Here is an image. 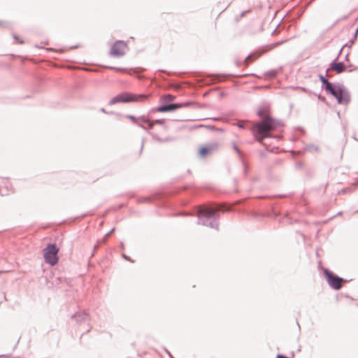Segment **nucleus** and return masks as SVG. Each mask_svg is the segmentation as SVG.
<instances>
[{
	"label": "nucleus",
	"mask_w": 358,
	"mask_h": 358,
	"mask_svg": "<svg viewBox=\"0 0 358 358\" xmlns=\"http://www.w3.org/2000/svg\"><path fill=\"white\" fill-rule=\"evenodd\" d=\"M233 149L241 157H242L243 152L235 143H233Z\"/></svg>",
	"instance_id": "obj_21"
},
{
	"label": "nucleus",
	"mask_w": 358,
	"mask_h": 358,
	"mask_svg": "<svg viewBox=\"0 0 358 358\" xmlns=\"http://www.w3.org/2000/svg\"><path fill=\"white\" fill-rule=\"evenodd\" d=\"M138 79H143L144 77L143 76H137Z\"/></svg>",
	"instance_id": "obj_50"
},
{
	"label": "nucleus",
	"mask_w": 358,
	"mask_h": 358,
	"mask_svg": "<svg viewBox=\"0 0 358 358\" xmlns=\"http://www.w3.org/2000/svg\"><path fill=\"white\" fill-rule=\"evenodd\" d=\"M100 111L103 113H106V114H116V115H120L119 113H114V112H107L103 108H101L100 109Z\"/></svg>",
	"instance_id": "obj_29"
},
{
	"label": "nucleus",
	"mask_w": 358,
	"mask_h": 358,
	"mask_svg": "<svg viewBox=\"0 0 358 358\" xmlns=\"http://www.w3.org/2000/svg\"><path fill=\"white\" fill-rule=\"evenodd\" d=\"M287 196L286 194H275V195H273V196H267V195H264V196H258V198L259 199H271V198H285Z\"/></svg>",
	"instance_id": "obj_15"
},
{
	"label": "nucleus",
	"mask_w": 358,
	"mask_h": 358,
	"mask_svg": "<svg viewBox=\"0 0 358 358\" xmlns=\"http://www.w3.org/2000/svg\"><path fill=\"white\" fill-rule=\"evenodd\" d=\"M301 89L303 92H307L308 91V90L306 88H305V87H301Z\"/></svg>",
	"instance_id": "obj_47"
},
{
	"label": "nucleus",
	"mask_w": 358,
	"mask_h": 358,
	"mask_svg": "<svg viewBox=\"0 0 358 358\" xmlns=\"http://www.w3.org/2000/svg\"><path fill=\"white\" fill-rule=\"evenodd\" d=\"M122 258H124V259H126V260H127V261H129V262H134V261H133V260H131V259L129 256H127V255H125V254H122Z\"/></svg>",
	"instance_id": "obj_32"
},
{
	"label": "nucleus",
	"mask_w": 358,
	"mask_h": 358,
	"mask_svg": "<svg viewBox=\"0 0 358 358\" xmlns=\"http://www.w3.org/2000/svg\"><path fill=\"white\" fill-rule=\"evenodd\" d=\"M356 212H358V210Z\"/></svg>",
	"instance_id": "obj_57"
},
{
	"label": "nucleus",
	"mask_w": 358,
	"mask_h": 358,
	"mask_svg": "<svg viewBox=\"0 0 358 358\" xmlns=\"http://www.w3.org/2000/svg\"><path fill=\"white\" fill-rule=\"evenodd\" d=\"M244 173H247V166L245 165L244 166Z\"/></svg>",
	"instance_id": "obj_48"
},
{
	"label": "nucleus",
	"mask_w": 358,
	"mask_h": 358,
	"mask_svg": "<svg viewBox=\"0 0 358 358\" xmlns=\"http://www.w3.org/2000/svg\"><path fill=\"white\" fill-rule=\"evenodd\" d=\"M77 47H78V46H72V47H71V48H70V49H73V48H77Z\"/></svg>",
	"instance_id": "obj_53"
},
{
	"label": "nucleus",
	"mask_w": 358,
	"mask_h": 358,
	"mask_svg": "<svg viewBox=\"0 0 358 358\" xmlns=\"http://www.w3.org/2000/svg\"><path fill=\"white\" fill-rule=\"evenodd\" d=\"M144 142H145V139L143 138L142 139V143H141V152L142 151L143 148V146H144Z\"/></svg>",
	"instance_id": "obj_40"
},
{
	"label": "nucleus",
	"mask_w": 358,
	"mask_h": 358,
	"mask_svg": "<svg viewBox=\"0 0 358 358\" xmlns=\"http://www.w3.org/2000/svg\"><path fill=\"white\" fill-rule=\"evenodd\" d=\"M164 124V119H157L155 120L154 124Z\"/></svg>",
	"instance_id": "obj_27"
},
{
	"label": "nucleus",
	"mask_w": 358,
	"mask_h": 358,
	"mask_svg": "<svg viewBox=\"0 0 358 358\" xmlns=\"http://www.w3.org/2000/svg\"><path fill=\"white\" fill-rule=\"evenodd\" d=\"M218 146L219 144L217 143H209L203 146L199 150V156L201 158H204L215 152L217 150Z\"/></svg>",
	"instance_id": "obj_9"
},
{
	"label": "nucleus",
	"mask_w": 358,
	"mask_h": 358,
	"mask_svg": "<svg viewBox=\"0 0 358 358\" xmlns=\"http://www.w3.org/2000/svg\"><path fill=\"white\" fill-rule=\"evenodd\" d=\"M114 231H115V228H113L109 232L106 234L104 236V238H103V241H106V239L112 234V233H113Z\"/></svg>",
	"instance_id": "obj_24"
},
{
	"label": "nucleus",
	"mask_w": 358,
	"mask_h": 358,
	"mask_svg": "<svg viewBox=\"0 0 358 358\" xmlns=\"http://www.w3.org/2000/svg\"><path fill=\"white\" fill-rule=\"evenodd\" d=\"M0 27H9L8 22L0 20Z\"/></svg>",
	"instance_id": "obj_28"
},
{
	"label": "nucleus",
	"mask_w": 358,
	"mask_h": 358,
	"mask_svg": "<svg viewBox=\"0 0 358 358\" xmlns=\"http://www.w3.org/2000/svg\"><path fill=\"white\" fill-rule=\"evenodd\" d=\"M157 141H159V142H165V141H170V138H166L165 139H163V138H161L159 137H157Z\"/></svg>",
	"instance_id": "obj_34"
},
{
	"label": "nucleus",
	"mask_w": 358,
	"mask_h": 358,
	"mask_svg": "<svg viewBox=\"0 0 358 358\" xmlns=\"http://www.w3.org/2000/svg\"><path fill=\"white\" fill-rule=\"evenodd\" d=\"M124 117L127 119L131 120L134 124H136L138 127L143 128V129H146V127L143 126V124L137 122L138 118L136 116L132 115H125Z\"/></svg>",
	"instance_id": "obj_13"
},
{
	"label": "nucleus",
	"mask_w": 358,
	"mask_h": 358,
	"mask_svg": "<svg viewBox=\"0 0 358 358\" xmlns=\"http://www.w3.org/2000/svg\"><path fill=\"white\" fill-rule=\"evenodd\" d=\"M237 126H238V128H240V129H244V128L245 127V123H244V122H238Z\"/></svg>",
	"instance_id": "obj_33"
},
{
	"label": "nucleus",
	"mask_w": 358,
	"mask_h": 358,
	"mask_svg": "<svg viewBox=\"0 0 358 358\" xmlns=\"http://www.w3.org/2000/svg\"><path fill=\"white\" fill-rule=\"evenodd\" d=\"M277 29H278V27H276V28L273 30V31L272 32V35H273V34H276V33H277Z\"/></svg>",
	"instance_id": "obj_46"
},
{
	"label": "nucleus",
	"mask_w": 358,
	"mask_h": 358,
	"mask_svg": "<svg viewBox=\"0 0 358 358\" xmlns=\"http://www.w3.org/2000/svg\"><path fill=\"white\" fill-rule=\"evenodd\" d=\"M161 99H162L163 101H166L167 102H172V101H173L176 99V96L171 94H167L163 96Z\"/></svg>",
	"instance_id": "obj_17"
},
{
	"label": "nucleus",
	"mask_w": 358,
	"mask_h": 358,
	"mask_svg": "<svg viewBox=\"0 0 358 358\" xmlns=\"http://www.w3.org/2000/svg\"><path fill=\"white\" fill-rule=\"evenodd\" d=\"M287 40H282V41H278V42H276V43H272L271 45V48H275V47H278L279 45H280L281 44L284 43L285 41H287Z\"/></svg>",
	"instance_id": "obj_22"
},
{
	"label": "nucleus",
	"mask_w": 358,
	"mask_h": 358,
	"mask_svg": "<svg viewBox=\"0 0 358 358\" xmlns=\"http://www.w3.org/2000/svg\"><path fill=\"white\" fill-rule=\"evenodd\" d=\"M348 57H349V55L348 53L345 55V60L348 61Z\"/></svg>",
	"instance_id": "obj_49"
},
{
	"label": "nucleus",
	"mask_w": 358,
	"mask_h": 358,
	"mask_svg": "<svg viewBox=\"0 0 358 358\" xmlns=\"http://www.w3.org/2000/svg\"><path fill=\"white\" fill-rule=\"evenodd\" d=\"M358 33L355 32L354 33L352 36V38L351 39V44H353L355 41L357 40Z\"/></svg>",
	"instance_id": "obj_30"
},
{
	"label": "nucleus",
	"mask_w": 358,
	"mask_h": 358,
	"mask_svg": "<svg viewBox=\"0 0 358 358\" xmlns=\"http://www.w3.org/2000/svg\"><path fill=\"white\" fill-rule=\"evenodd\" d=\"M257 115L262 117V115H263V113H262V110L261 109H259L258 111H257Z\"/></svg>",
	"instance_id": "obj_39"
},
{
	"label": "nucleus",
	"mask_w": 358,
	"mask_h": 358,
	"mask_svg": "<svg viewBox=\"0 0 358 358\" xmlns=\"http://www.w3.org/2000/svg\"><path fill=\"white\" fill-rule=\"evenodd\" d=\"M98 247H99L98 245H95L94 247V250H96L98 248Z\"/></svg>",
	"instance_id": "obj_51"
},
{
	"label": "nucleus",
	"mask_w": 358,
	"mask_h": 358,
	"mask_svg": "<svg viewBox=\"0 0 358 358\" xmlns=\"http://www.w3.org/2000/svg\"><path fill=\"white\" fill-rule=\"evenodd\" d=\"M341 213H342L341 212H339L337 215H341Z\"/></svg>",
	"instance_id": "obj_56"
},
{
	"label": "nucleus",
	"mask_w": 358,
	"mask_h": 358,
	"mask_svg": "<svg viewBox=\"0 0 358 358\" xmlns=\"http://www.w3.org/2000/svg\"><path fill=\"white\" fill-rule=\"evenodd\" d=\"M231 210V208L225 205H204L196 210L198 224L218 230L219 213Z\"/></svg>",
	"instance_id": "obj_1"
},
{
	"label": "nucleus",
	"mask_w": 358,
	"mask_h": 358,
	"mask_svg": "<svg viewBox=\"0 0 358 358\" xmlns=\"http://www.w3.org/2000/svg\"><path fill=\"white\" fill-rule=\"evenodd\" d=\"M166 352H167V354L169 355V356L170 357V358H173V357L171 355V354L170 353L169 351H168L167 350H166Z\"/></svg>",
	"instance_id": "obj_44"
},
{
	"label": "nucleus",
	"mask_w": 358,
	"mask_h": 358,
	"mask_svg": "<svg viewBox=\"0 0 358 358\" xmlns=\"http://www.w3.org/2000/svg\"><path fill=\"white\" fill-rule=\"evenodd\" d=\"M277 73H278L277 70L272 69V70L265 72L264 75L266 77L274 78L276 76Z\"/></svg>",
	"instance_id": "obj_16"
},
{
	"label": "nucleus",
	"mask_w": 358,
	"mask_h": 358,
	"mask_svg": "<svg viewBox=\"0 0 358 358\" xmlns=\"http://www.w3.org/2000/svg\"><path fill=\"white\" fill-rule=\"evenodd\" d=\"M268 215H273V216H275V217H278L279 215V213H276L275 211L274 208L272 206L271 207V213L268 214Z\"/></svg>",
	"instance_id": "obj_25"
},
{
	"label": "nucleus",
	"mask_w": 358,
	"mask_h": 358,
	"mask_svg": "<svg viewBox=\"0 0 358 358\" xmlns=\"http://www.w3.org/2000/svg\"><path fill=\"white\" fill-rule=\"evenodd\" d=\"M341 53L340 50L338 56L330 63L329 70L334 71L337 74L343 73L345 70V65L343 62H337L339 55Z\"/></svg>",
	"instance_id": "obj_10"
},
{
	"label": "nucleus",
	"mask_w": 358,
	"mask_h": 358,
	"mask_svg": "<svg viewBox=\"0 0 358 358\" xmlns=\"http://www.w3.org/2000/svg\"><path fill=\"white\" fill-rule=\"evenodd\" d=\"M318 98H319L320 99H322V100H324V97H322L321 95H319Z\"/></svg>",
	"instance_id": "obj_52"
},
{
	"label": "nucleus",
	"mask_w": 358,
	"mask_h": 358,
	"mask_svg": "<svg viewBox=\"0 0 358 358\" xmlns=\"http://www.w3.org/2000/svg\"><path fill=\"white\" fill-rule=\"evenodd\" d=\"M282 123L280 120H275L270 116L262 117L260 122L255 124L252 127L254 136L262 145L266 146L264 141L265 138H274L276 136L270 133V130H274L280 127Z\"/></svg>",
	"instance_id": "obj_3"
},
{
	"label": "nucleus",
	"mask_w": 358,
	"mask_h": 358,
	"mask_svg": "<svg viewBox=\"0 0 358 358\" xmlns=\"http://www.w3.org/2000/svg\"><path fill=\"white\" fill-rule=\"evenodd\" d=\"M138 120H141L142 122L143 123H148L149 120L148 117H146L145 115L141 116L138 118Z\"/></svg>",
	"instance_id": "obj_26"
},
{
	"label": "nucleus",
	"mask_w": 358,
	"mask_h": 358,
	"mask_svg": "<svg viewBox=\"0 0 358 358\" xmlns=\"http://www.w3.org/2000/svg\"><path fill=\"white\" fill-rule=\"evenodd\" d=\"M306 150L307 151H310V152H313V151L316 152L318 150V148L313 144H310L306 146Z\"/></svg>",
	"instance_id": "obj_18"
},
{
	"label": "nucleus",
	"mask_w": 358,
	"mask_h": 358,
	"mask_svg": "<svg viewBox=\"0 0 358 358\" xmlns=\"http://www.w3.org/2000/svg\"><path fill=\"white\" fill-rule=\"evenodd\" d=\"M324 278L331 288L334 290H339L342 287V282H348L347 280L339 277L328 268H323Z\"/></svg>",
	"instance_id": "obj_4"
},
{
	"label": "nucleus",
	"mask_w": 358,
	"mask_h": 358,
	"mask_svg": "<svg viewBox=\"0 0 358 358\" xmlns=\"http://www.w3.org/2000/svg\"><path fill=\"white\" fill-rule=\"evenodd\" d=\"M177 103L179 106H180V108H183V107H189L194 104V103L192 101H186V102H183V103Z\"/></svg>",
	"instance_id": "obj_19"
},
{
	"label": "nucleus",
	"mask_w": 358,
	"mask_h": 358,
	"mask_svg": "<svg viewBox=\"0 0 358 358\" xmlns=\"http://www.w3.org/2000/svg\"><path fill=\"white\" fill-rule=\"evenodd\" d=\"M148 129H152V128H153V127H154V122H150L148 121ZM146 129H147V127H146Z\"/></svg>",
	"instance_id": "obj_35"
},
{
	"label": "nucleus",
	"mask_w": 358,
	"mask_h": 358,
	"mask_svg": "<svg viewBox=\"0 0 358 358\" xmlns=\"http://www.w3.org/2000/svg\"><path fill=\"white\" fill-rule=\"evenodd\" d=\"M259 155H260V156H261V157H266V154H265V152H264L263 151H260V152H259Z\"/></svg>",
	"instance_id": "obj_41"
},
{
	"label": "nucleus",
	"mask_w": 358,
	"mask_h": 358,
	"mask_svg": "<svg viewBox=\"0 0 358 358\" xmlns=\"http://www.w3.org/2000/svg\"><path fill=\"white\" fill-rule=\"evenodd\" d=\"M246 13H247V11H243V12H242V13H241V16H240V17H243V16H244V15H245Z\"/></svg>",
	"instance_id": "obj_45"
},
{
	"label": "nucleus",
	"mask_w": 358,
	"mask_h": 358,
	"mask_svg": "<svg viewBox=\"0 0 358 358\" xmlns=\"http://www.w3.org/2000/svg\"><path fill=\"white\" fill-rule=\"evenodd\" d=\"M146 97H147V96L144 94H141L136 96L133 94L124 92L120 93L117 95H116L115 96H114L113 98H112L110 100L108 104L114 105V104L119 103H131L133 101H138L139 98H146Z\"/></svg>",
	"instance_id": "obj_6"
},
{
	"label": "nucleus",
	"mask_w": 358,
	"mask_h": 358,
	"mask_svg": "<svg viewBox=\"0 0 358 358\" xmlns=\"http://www.w3.org/2000/svg\"><path fill=\"white\" fill-rule=\"evenodd\" d=\"M71 318L74 319L78 324H82L83 322H89L90 316L86 311H83L74 313L72 315Z\"/></svg>",
	"instance_id": "obj_11"
},
{
	"label": "nucleus",
	"mask_w": 358,
	"mask_h": 358,
	"mask_svg": "<svg viewBox=\"0 0 358 358\" xmlns=\"http://www.w3.org/2000/svg\"><path fill=\"white\" fill-rule=\"evenodd\" d=\"M351 192V190L350 189H348V188H343L339 192L338 194H346L347 192Z\"/></svg>",
	"instance_id": "obj_31"
},
{
	"label": "nucleus",
	"mask_w": 358,
	"mask_h": 358,
	"mask_svg": "<svg viewBox=\"0 0 358 358\" xmlns=\"http://www.w3.org/2000/svg\"><path fill=\"white\" fill-rule=\"evenodd\" d=\"M109 69H113L117 72H122V73H127V70L126 69H124V68H120V67H113V66H109L108 67Z\"/></svg>",
	"instance_id": "obj_20"
},
{
	"label": "nucleus",
	"mask_w": 358,
	"mask_h": 358,
	"mask_svg": "<svg viewBox=\"0 0 358 358\" xmlns=\"http://www.w3.org/2000/svg\"><path fill=\"white\" fill-rule=\"evenodd\" d=\"M13 38H14L15 40L19 41V43H23L22 41H20V40H19V37H18V36H17L16 34H13Z\"/></svg>",
	"instance_id": "obj_38"
},
{
	"label": "nucleus",
	"mask_w": 358,
	"mask_h": 358,
	"mask_svg": "<svg viewBox=\"0 0 358 358\" xmlns=\"http://www.w3.org/2000/svg\"><path fill=\"white\" fill-rule=\"evenodd\" d=\"M304 166V164L301 162H296L295 164V167L296 169H301Z\"/></svg>",
	"instance_id": "obj_23"
},
{
	"label": "nucleus",
	"mask_w": 358,
	"mask_h": 358,
	"mask_svg": "<svg viewBox=\"0 0 358 358\" xmlns=\"http://www.w3.org/2000/svg\"><path fill=\"white\" fill-rule=\"evenodd\" d=\"M328 71H326L325 75L319 74L318 78L322 83V87L326 93L334 96L338 104L348 105L351 100V96L349 90L339 83H331L327 79Z\"/></svg>",
	"instance_id": "obj_2"
},
{
	"label": "nucleus",
	"mask_w": 358,
	"mask_h": 358,
	"mask_svg": "<svg viewBox=\"0 0 358 358\" xmlns=\"http://www.w3.org/2000/svg\"><path fill=\"white\" fill-rule=\"evenodd\" d=\"M120 248L123 250V249L124 248V243H123V242H121V243H120Z\"/></svg>",
	"instance_id": "obj_42"
},
{
	"label": "nucleus",
	"mask_w": 358,
	"mask_h": 358,
	"mask_svg": "<svg viewBox=\"0 0 358 358\" xmlns=\"http://www.w3.org/2000/svg\"><path fill=\"white\" fill-rule=\"evenodd\" d=\"M160 106L157 108L156 111L160 113L171 112L175 111L180 108V106L177 103L167 102L160 99Z\"/></svg>",
	"instance_id": "obj_8"
},
{
	"label": "nucleus",
	"mask_w": 358,
	"mask_h": 358,
	"mask_svg": "<svg viewBox=\"0 0 358 358\" xmlns=\"http://www.w3.org/2000/svg\"><path fill=\"white\" fill-rule=\"evenodd\" d=\"M127 48V44L125 41L122 40L116 41L111 46L110 55L115 57H122L125 54Z\"/></svg>",
	"instance_id": "obj_7"
},
{
	"label": "nucleus",
	"mask_w": 358,
	"mask_h": 358,
	"mask_svg": "<svg viewBox=\"0 0 358 358\" xmlns=\"http://www.w3.org/2000/svg\"><path fill=\"white\" fill-rule=\"evenodd\" d=\"M260 56V54H257V53H252V54H250L249 55H248L244 61H243V64L247 65L248 64V62L249 60L252 58V61H255V59H257Z\"/></svg>",
	"instance_id": "obj_14"
},
{
	"label": "nucleus",
	"mask_w": 358,
	"mask_h": 358,
	"mask_svg": "<svg viewBox=\"0 0 358 358\" xmlns=\"http://www.w3.org/2000/svg\"><path fill=\"white\" fill-rule=\"evenodd\" d=\"M235 64H236V65L237 66H241V64H242V63H241V62L236 61Z\"/></svg>",
	"instance_id": "obj_43"
},
{
	"label": "nucleus",
	"mask_w": 358,
	"mask_h": 358,
	"mask_svg": "<svg viewBox=\"0 0 358 358\" xmlns=\"http://www.w3.org/2000/svg\"><path fill=\"white\" fill-rule=\"evenodd\" d=\"M224 96V94L223 92H222V93L220 94V96Z\"/></svg>",
	"instance_id": "obj_54"
},
{
	"label": "nucleus",
	"mask_w": 358,
	"mask_h": 358,
	"mask_svg": "<svg viewBox=\"0 0 358 358\" xmlns=\"http://www.w3.org/2000/svg\"><path fill=\"white\" fill-rule=\"evenodd\" d=\"M276 358H289L287 356L282 354H278Z\"/></svg>",
	"instance_id": "obj_36"
},
{
	"label": "nucleus",
	"mask_w": 358,
	"mask_h": 358,
	"mask_svg": "<svg viewBox=\"0 0 358 358\" xmlns=\"http://www.w3.org/2000/svg\"><path fill=\"white\" fill-rule=\"evenodd\" d=\"M352 45V44H351V40H350L348 43L345 44V45L342 47V48H341V50L342 51V50H343L345 46H348L349 48H350Z\"/></svg>",
	"instance_id": "obj_37"
},
{
	"label": "nucleus",
	"mask_w": 358,
	"mask_h": 358,
	"mask_svg": "<svg viewBox=\"0 0 358 358\" xmlns=\"http://www.w3.org/2000/svg\"><path fill=\"white\" fill-rule=\"evenodd\" d=\"M245 76V75L236 76L234 74H227V75L217 74V75L215 76L214 80L215 82H220V81H222L224 79V78H226V77H229H229H243Z\"/></svg>",
	"instance_id": "obj_12"
},
{
	"label": "nucleus",
	"mask_w": 358,
	"mask_h": 358,
	"mask_svg": "<svg viewBox=\"0 0 358 358\" xmlns=\"http://www.w3.org/2000/svg\"><path fill=\"white\" fill-rule=\"evenodd\" d=\"M36 48H43L42 47H38V45H36Z\"/></svg>",
	"instance_id": "obj_55"
},
{
	"label": "nucleus",
	"mask_w": 358,
	"mask_h": 358,
	"mask_svg": "<svg viewBox=\"0 0 358 358\" xmlns=\"http://www.w3.org/2000/svg\"><path fill=\"white\" fill-rule=\"evenodd\" d=\"M59 248L55 243H48L43 250L45 262L50 266L56 265L59 262Z\"/></svg>",
	"instance_id": "obj_5"
}]
</instances>
